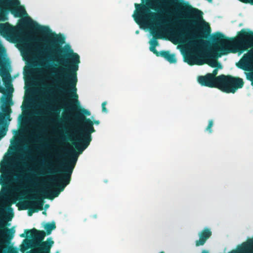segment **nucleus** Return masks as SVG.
<instances>
[{"label":"nucleus","mask_w":253,"mask_h":253,"mask_svg":"<svg viewBox=\"0 0 253 253\" xmlns=\"http://www.w3.org/2000/svg\"><path fill=\"white\" fill-rule=\"evenodd\" d=\"M21 26L31 28L46 37L47 39L44 40L36 39L35 40L43 41L46 42L44 51L49 61H52L56 53H64V55L59 56V62L62 63L65 68H60L57 82L60 83L61 85L58 86L57 89L59 94L63 97L64 101L66 100V96L70 98V101L67 105L69 106V109L76 112L75 119L80 127L76 139L78 143H73L78 151V155L81 154L88 146L92 140L91 133L95 131L93 124L98 125L100 122L98 120L93 122L89 118H87L85 116L90 115V112L80 106L76 87L78 82L77 72L80 63V56L77 53L74 52L70 47L68 50L61 49L60 45L65 42L64 37L52 34L48 27L39 24H21Z\"/></svg>","instance_id":"nucleus-1"},{"label":"nucleus","mask_w":253,"mask_h":253,"mask_svg":"<svg viewBox=\"0 0 253 253\" xmlns=\"http://www.w3.org/2000/svg\"><path fill=\"white\" fill-rule=\"evenodd\" d=\"M212 53L202 55L204 64L211 67H221L216 58L229 53H235L237 50L244 51L253 47V31H246L242 29L239 33L237 39H229L223 34L217 32L213 37Z\"/></svg>","instance_id":"nucleus-2"},{"label":"nucleus","mask_w":253,"mask_h":253,"mask_svg":"<svg viewBox=\"0 0 253 253\" xmlns=\"http://www.w3.org/2000/svg\"><path fill=\"white\" fill-rule=\"evenodd\" d=\"M78 154L74 150L69 152V159L63 165H61V169H57L55 167V163L49 164L48 173L55 174L60 173L61 176L51 179V183L46 185L42 191L45 196L44 198L53 200L58 196L61 191H63L65 187L68 185L71 179V175L75 167Z\"/></svg>","instance_id":"nucleus-3"},{"label":"nucleus","mask_w":253,"mask_h":253,"mask_svg":"<svg viewBox=\"0 0 253 253\" xmlns=\"http://www.w3.org/2000/svg\"><path fill=\"white\" fill-rule=\"evenodd\" d=\"M162 0H146L145 4L135 3L136 13L133 15L134 20L139 26H146L150 23L159 24L162 17L151 11L150 8L154 9L158 6Z\"/></svg>","instance_id":"nucleus-4"},{"label":"nucleus","mask_w":253,"mask_h":253,"mask_svg":"<svg viewBox=\"0 0 253 253\" xmlns=\"http://www.w3.org/2000/svg\"><path fill=\"white\" fill-rule=\"evenodd\" d=\"M21 237H30L31 247L35 249V253H50V250L54 242L51 237L43 241L45 237L43 230H39L34 228L32 229H25L21 234Z\"/></svg>","instance_id":"nucleus-5"},{"label":"nucleus","mask_w":253,"mask_h":253,"mask_svg":"<svg viewBox=\"0 0 253 253\" xmlns=\"http://www.w3.org/2000/svg\"><path fill=\"white\" fill-rule=\"evenodd\" d=\"M208 74L211 75L212 78L215 79L214 81L220 85L225 86L228 90H231L230 93H235L238 88H242L244 84L243 79L238 77L225 75L216 76L218 74L217 68L214 69L211 73Z\"/></svg>","instance_id":"nucleus-6"},{"label":"nucleus","mask_w":253,"mask_h":253,"mask_svg":"<svg viewBox=\"0 0 253 253\" xmlns=\"http://www.w3.org/2000/svg\"><path fill=\"white\" fill-rule=\"evenodd\" d=\"M179 15L180 17L189 19L192 17L197 20H203V12L193 8L188 3H183L178 5Z\"/></svg>","instance_id":"nucleus-7"},{"label":"nucleus","mask_w":253,"mask_h":253,"mask_svg":"<svg viewBox=\"0 0 253 253\" xmlns=\"http://www.w3.org/2000/svg\"><path fill=\"white\" fill-rule=\"evenodd\" d=\"M215 79L211 77L208 73L205 76H199L198 77V83L202 86H207L211 88H217L223 92L229 93L231 90H228L226 87L218 84L214 81Z\"/></svg>","instance_id":"nucleus-8"},{"label":"nucleus","mask_w":253,"mask_h":253,"mask_svg":"<svg viewBox=\"0 0 253 253\" xmlns=\"http://www.w3.org/2000/svg\"><path fill=\"white\" fill-rule=\"evenodd\" d=\"M236 65L239 68L245 71H253V52L244 54Z\"/></svg>","instance_id":"nucleus-9"},{"label":"nucleus","mask_w":253,"mask_h":253,"mask_svg":"<svg viewBox=\"0 0 253 253\" xmlns=\"http://www.w3.org/2000/svg\"><path fill=\"white\" fill-rule=\"evenodd\" d=\"M7 109L9 112L8 113L5 112L3 113L1 112L2 109L0 107V136L1 137L5 135L6 131H7L8 123L7 120L8 121L11 120L9 114L11 109L9 107H7ZM2 111H4L3 108H2Z\"/></svg>","instance_id":"nucleus-10"},{"label":"nucleus","mask_w":253,"mask_h":253,"mask_svg":"<svg viewBox=\"0 0 253 253\" xmlns=\"http://www.w3.org/2000/svg\"><path fill=\"white\" fill-rule=\"evenodd\" d=\"M10 204L8 205V209L11 211V212H9L7 214V215L5 217V219H2L0 217V230L2 231H5L6 233L8 234L7 237L11 239L13 237V234L14 233V231H13L12 229H9L7 228L6 226L7 225H9V224H7V221H10L13 216V213L12 212V209L10 207Z\"/></svg>","instance_id":"nucleus-11"},{"label":"nucleus","mask_w":253,"mask_h":253,"mask_svg":"<svg viewBox=\"0 0 253 253\" xmlns=\"http://www.w3.org/2000/svg\"><path fill=\"white\" fill-rule=\"evenodd\" d=\"M184 61L191 66L204 64L202 60V55H200L199 52H196L186 54L184 56Z\"/></svg>","instance_id":"nucleus-12"},{"label":"nucleus","mask_w":253,"mask_h":253,"mask_svg":"<svg viewBox=\"0 0 253 253\" xmlns=\"http://www.w3.org/2000/svg\"><path fill=\"white\" fill-rule=\"evenodd\" d=\"M15 31L14 27L6 23L0 24V34L5 38H11Z\"/></svg>","instance_id":"nucleus-13"},{"label":"nucleus","mask_w":253,"mask_h":253,"mask_svg":"<svg viewBox=\"0 0 253 253\" xmlns=\"http://www.w3.org/2000/svg\"><path fill=\"white\" fill-rule=\"evenodd\" d=\"M211 235L212 232L210 229L208 228H204L199 234V239L196 241V246L198 247L204 245Z\"/></svg>","instance_id":"nucleus-14"},{"label":"nucleus","mask_w":253,"mask_h":253,"mask_svg":"<svg viewBox=\"0 0 253 253\" xmlns=\"http://www.w3.org/2000/svg\"><path fill=\"white\" fill-rule=\"evenodd\" d=\"M43 190V189L41 190L40 193L43 195V197H29V198L31 199H35L36 200V201L34 203V205L35 206L36 210H38V211H42L43 209V199L44 198V196H45L43 193L42 192V191Z\"/></svg>","instance_id":"nucleus-15"},{"label":"nucleus","mask_w":253,"mask_h":253,"mask_svg":"<svg viewBox=\"0 0 253 253\" xmlns=\"http://www.w3.org/2000/svg\"><path fill=\"white\" fill-rule=\"evenodd\" d=\"M151 34L153 36V39L150 40V41L149 42L150 46L156 47L159 44V42L157 39H162V37L157 30L152 31Z\"/></svg>","instance_id":"nucleus-16"},{"label":"nucleus","mask_w":253,"mask_h":253,"mask_svg":"<svg viewBox=\"0 0 253 253\" xmlns=\"http://www.w3.org/2000/svg\"><path fill=\"white\" fill-rule=\"evenodd\" d=\"M44 228L46 230L45 235H48L51 234L53 230L56 228L55 223L54 222L46 223L44 226Z\"/></svg>","instance_id":"nucleus-17"},{"label":"nucleus","mask_w":253,"mask_h":253,"mask_svg":"<svg viewBox=\"0 0 253 253\" xmlns=\"http://www.w3.org/2000/svg\"><path fill=\"white\" fill-rule=\"evenodd\" d=\"M12 12L14 14V15L17 17H20L22 15L27 14L26 10L25 8L23 7H18L12 11Z\"/></svg>","instance_id":"nucleus-18"},{"label":"nucleus","mask_w":253,"mask_h":253,"mask_svg":"<svg viewBox=\"0 0 253 253\" xmlns=\"http://www.w3.org/2000/svg\"><path fill=\"white\" fill-rule=\"evenodd\" d=\"M253 247V239L251 240L248 243H245L242 244L241 251L246 252Z\"/></svg>","instance_id":"nucleus-19"},{"label":"nucleus","mask_w":253,"mask_h":253,"mask_svg":"<svg viewBox=\"0 0 253 253\" xmlns=\"http://www.w3.org/2000/svg\"><path fill=\"white\" fill-rule=\"evenodd\" d=\"M185 29L184 28L181 27L179 25H178L177 27H176L175 30V34L179 36H182L185 35L184 32Z\"/></svg>","instance_id":"nucleus-20"},{"label":"nucleus","mask_w":253,"mask_h":253,"mask_svg":"<svg viewBox=\"0 0 253 253\" xmlns=\"http://www.w3.org/2000/svg\"><path fill=\"white\" fill-rule=\"evenodd\" d=\"M167 60L170 63H175L176 62V59L174 54H169Z\"/></svg>","instance_id":"nucleus-21"},{"label":"nucleus","mask_w":253,"mask_h":253,"mask_svg":"<svg viewBox=\"0 0 253 253\" xmlns=\"http://www.w3.org/2000/svg\"><path fill=\"white\" fill-rule=\"evenodd\" d=\"M213 121L212 120H211L209 121V124L208 125V126H207L205 130L208 131L209 133H211L212 130V127L213 126Z\"/></svg>","instance_id":"nucleus-22"},{"label":"nucleus","mask_w":253,"mask_h":253,"mask_svg":"<svg viewBox=\"0 0 253 253\" xmlns=\"http://www.w3.org/2000/svg\"><path fill=\"white\" fill-rule=\"evenodd\" d=\"M170 53L169 51H161L160 52V56L164 57L167 60Z\"/></svg>","instance_id":"nucleus-23"},{"label":"nucleus","mask_w":253,"mask_h":253,"mask_svg":"<svg viewBox=\"0 0 253 253\" xmlns=\"http://www.w3.org/2000/svg\"><path fill=\"white\" fill-rule=\"evenodd\" d=\"M150 50L153 52L157 56H160V52L157 50L156 49V46H150Z\"/></svg>","instance_id":"nucleus-24"},{"label":"nucleus","mask_w":253,"mask_h":253,"mask_svg":"<svg viewBox=\"0 0 253 253\" xmlns=\"http://www.w3.org/2000/svg\"><path fill=\"white\" fill-rule=\"evenodd\" d=\"M52 111L54 112V114L57 117H59V113L61 111L60 108H54L52 109Z\"/></svg>","instance_id":"nucleus-25"},{"label":"nucleus","mask_w":253,"mask_h":253,"mask_svg":"<svg viewBox=\"0 0 253 253\" xmlns=\"http://www.w3.org/2000/svg\"><path fill=\"white\" fill-rule=\"evenodd\" d=\"M106 104H107V102L106 101L103 102L102 103V111L103 112H104V113L107 112V108H106Z\"/></svg>","instance_id":"nucleus-26"},{"label":"nucleus","mask_w":253,"mask_h":253,"mask_svg":"<svg viewBox=\"0 0 253 253\" xmlns=\"http://www.w3.org/2000/svg\"><path fill=\"white\" fill-rule=\"evenodd\" d=\"M38 211V210H36V209H30L28 211V215L30 216H32L33 213L34 212H37Z\"/></svg>","instance_id":"nucleus-27"},{"label":"nucleus","mask_w":253,"mask_h":253,"mask_svg":"<svg viewBox=\"0 0 253 253\" xmlns=\"http://www.w3.org/2000/svg\"><path fill=\"white\" fill-rule=\"evenodd\" d=\"M8 253H18V251L14 248H11L8 251Z\"/></svg>","instance_id":"nucleus-28"},{"label":"nucleus","mask_w":253,"mask_h":253,"mask_svg":"<svg viewBox=\"0 0 253 253\" xmlns=\"http://www.w3.org/2000/svg\"><path fill=\"white\" fill-rule=\"evenodd\" d=\"M10 0V2H11V4L12 5H18L19 4V2L18 0H16L15 1H13L12 0Z\"/></svg>","instance_id":"nucleus-29"},{"label":"nucleus","mask_w":253,"mask_h":253,"mask_svg":"<svg viewBox=\"0 0 253 253\" xmlns=\"http://www.w3.org/2000/svg\"><path fill=\"white\" fill-rule=\"evenodd\" d=\"M8 101H11V99L10 97H9V98L7 97V98L3 99V103H6V102H7Z\"/></svg>","instance_id":"nucleus-30"},{"label":"nucleus","mask_w":253,"mask_h":253,"mask_svg":"<svg viewBox=\"0 0 253 253\" xmlns=\"http://www.w3.org/2000/svg\"><path fill=\"white\" fill-rule=\"evenodd\" d=\"M175 0H164V1L169 3H172Z\"/></svg>","instance_id":"nucleus-31"},{"label":"nucleus","mask_w":253,"mask_h":253,"mask_svg":"<svg viewBox=\"0 0 253 253\" xmlns=\"http://www.w3.org/2000/svg\"><path fill=\"white\" fill-rule=\"evenodd\" d=\"M208 34H209L210 32H211V30H210V27L209 26L208 27V29L205 31Z\"/></svg>","instance_id":"nucleus-32"},{"label":"nucleus","mask_w":253,"mask_h":253,"mask_svg":"<svg viewBox=\"0 0 253 253\" xmlns=\"http://www.w3.org/2000/svg\"><path fill=\"white\" fill-rule=\"evenodd\" d=\"M3 91V88L2 87L0 86V92H2Z\"/></svg>","instance_id":"nucleus-33"},{"label":"nucleus","mask_w":253,"mask_h":253,"mask_svg":"<svg viewBox=\"0 0 253 253\" xmlns=\"http://www.w3.org/2000/svg\"><path fill=\"white\" fill-rule=\"evenodd\" d=\"M48 207H49V205H47V204L45 205V208H47Z\"/></svg>","instance_id":"nucleus-34"},{"label":"nucleus","mask_w":253,"mask_h":253,"mask_svg":"<svg viewBox=\"0 0 253 253\" xmlns=\"http://www.w3.org/2000/svg\"><path fill=\"white\" fill-rule=\"evenodd\" d=\"M202 253H209L208 251H204Z\"/></svg>","instance_id":"nucleus-35"},{"label":"nucleus","mask_w":253,"mask_h":253,"mask_svg":"<svg viewBox=\"0 0 253 253\" xmlns=\"http://www.w3.org/2000/svg\"><path fill=\"white\" fill-rule=\"evenodd\" d=\"M203 36H202V35H199V36L198 37V38H203Z\"/></svg>","instance_id":"nucleus-36"},{"label":"nucleus","mask_w":253,"mask_h":253,"mask_svg":"<svg viewBox=\"0 0 253 253\" xmlns=\"http://www.w3.org/2000/svg\"><path fill=\"white\" fill-rule=\"evenodd\" d=\"M42 213H43V214H45V215H46V211H43V212H42Z\"/></svg>","instance_id":"nucleus-37"},{"label":"nucleus","mask_w":253,"mask_h":253,"mask_svg":"<svg viewBox=\"0 0 253 253\" xmlns=\"http://www.w3.org/2000/svg\"><path fill=\"white\" fill-rule=\"evenodd\" d=\"M55 155L57 157H58V154H57V153H56Z\"/></svg>","instance_id":"nucleus-38"},{"label":"nucleus","mask_w":253,"mask_h":253,"mask_svg":"<svg viewBox=\"0 0 253 253\" xmlns=\"http://www.w3.org/2000/svg\"><path fill=\"white\" fill-rule=\"evenodd\" d=\"M24 178L25 179H27V177H26V176H25V177H24Z\"/></svg>","instance_id":"nucleus-39"},{"label":"nucleus","mask_w":253,"mask_h":253,"mask_svg":"<svg viewBox=\"0 0 253 253\" xmlns=\"http://www.w3.org/2000/svg\"><path fill=\"white\" fill-rule=\"evenodd\" d=\"M159 253H164V252L162 251V252H160Z\"/></svg>","instance_id":"nucleus-40"},{"label":"nucleus","mask_w":253,"mask_h":253,"mask_svg":"<svg viewBox=\"0 0 253 253\" xmlns=\"http://www.w3.org/2000/svg\"><path fill=\"white\" fill-rule=\"evenodd\" d=\"M68 139H69V140H71V138H70V137H68Z\"/></svg>","instance_id":"nucleus-41"},{"label":"nucleus","mask_w":253,"mask_h":253,"mask_svg":"<svg viewBox=\"0 0 253 253\" xmlns=\"http://www.w3.org/2000/svg\"><path fill=\"white\" fill-rule=\"evenodd\" d=\"M1 12V8L0 7V12Z\"/></svg>","instance_id":"nucleus-42"},{"label":"nucleus","mask_w":253,"mask_h":253,"mask_svg":"<svg viewBox=\"0 0 253 253\" xmlns=\"http://www.w3.org/2000/svg\"><path fill=\"white\" fill-rule=\"evenodd\" d=\"M142 2H143L144 0H141Z\"/></svg>","instance_id":"nucleus-43"}]
</instances>
